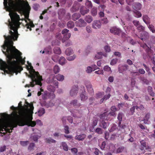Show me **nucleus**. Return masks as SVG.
<instances>
[{
    "instance_id": "f257e3e1",
    "label": "nucleus",
    "mask_w": 155,
    "mask_h": 155,
    "mask_svg": "<svg viewBox=\"0 0 155 155\" xmlns=\"http://www.w3.org/2000/svg\"><path fill=\"white\" fill-rule=\"evenodd\" d=\"M9 15L11 20V21L9 19L8 20V25L11 30L9 31L10 35L7 36L4 35L5 40L4 45L2 46L4 50H6L5 51L2 50L8 59L7 62L0 59V68L3 70L8 69V70H5L4 71L13 75L14 73L17 74L20 68L21 71L23 70L19 65L24 64L25 61L21 56V53L13 46V41L17 40L19 35L18 28L20 24L19 15L16 12L10 13Z\"/></svg>"
},
{
    "instance_id": "f03ea898",
    "label": "nucleus",
    "mask_w": 155,
    "mask_h": 155,
    "mask_svg": "<svg viewBox=\"0 0 155 155\" xmlns=\"http://www.w3.org/2000/svg\"><path fill=\"white\" fill-rule=\"evenodd\" d=\"M18 107H14L13 106L10 107V109L13 111L11 115L14 118V120L9 121L4 125L3 129L6 132L11 133L12 132L13 128L17 127L18 125L22 126L25 125V119L23 118L20 115V111L18 114L17 110Z\"/></svg>"
},
{
    "instance_id": "7ed1b4c3",
    "label": "nucleus",
    "mask_w": 155,
    "mask_h": 155,
    "mask_svg": "<svg viewBox=\"0 0 155 155\" xmlns=\"http://www.w3.org/2000/svg\"><path fill=\"white\" fill-rule=\"evenodd\" d=\"M9 5L12 8L20 12H24V8L28 11H29L31 8L27 1L25 2L23 5L21 0H14V1L12 0L9 3Z\"/></svg>"
},
{
    "instance_id": "20e7f679",
    "label": "nucleus",
    "mask_w": 155,
    "mask_h": 155,
    "mask_svg": "<svg viewBox=\"0 0 155 155\" xmlns=\"http://www.w3.org/2000/svg\"><path fill=\"white\" fill-rule=\"evenodd\" d=\"M32 69L30 72V75L29 77L31 78L32 81L30 82V85L31 87H34L35 84L34 82H35V84L41 86L42 84L41 81L42 80V77L40 76L39 73L38 71H35V69L32 67Z\"/></svg>"
},
{
    "instance_id": "39448f33",
    "label": "nucleus",
    "mask_w": 155,
    "mask_h": 155,
    "mask_svg": "<svg viewBox=\"0 0 155 155\" xmlns=\"http://www.w3.org/2000/svg\"><path fill=\"white\" fill-rule=\"evenodd\" d=\"M25 103L26 104L24 105V109L20 110V115L26 120L29 116L32 114L34 107L32 103H29L25 101Z\"/></svg>"
},
{
    "instance_id": "423d86ee",
    "label": "nucleus",
    "mask_w": 155,
    "mask_h": 155,
    "mask_svg": "<svg viewBox=\"0 0 155 155\" xmlns=\"http://www.w3.org/2000/svg\"><path fill=\"white\" fill-rule=\"evenodd\" d=\"M107 113L105 112L100 115V118L101 120V125L104 128H106L108 125L105 122L104 120H110V117L107 116Z\"/></svg>"
},
{
    "instance_id": "0eeeda50",
    "label": "nucleus",
    "mask_w": 155,
    "mask_h": 155,
    "mask_svg": "<svg viewBox=\"0 0 155 155\" xmlns=\"http://www.w3.org/2000/svg\"><path fill=\"white\" fill-rule=\"evenodd\" d=\"M75 24L77 26L82 27L85 26L87 23L84 20L81 18L75 22Z\"/></svg>"
},
{
    "instance_id": "6e6552de",
    "label": "nucleus",
    "mask_w": 155,
    "mask_h": 155,
    "mask_svg": "<svg viewBox=\"0 0 155 155\" xmlns=\"http://www.w3.org/2000/svg\"><path fill=\"white\" fill-rule=\"evenodd\" d=\"M123 116V114L122 113H119L117 116V119L119 122L118 123V126L120 127L119 129H124L126 127V126L124 125H121V121L122 120V117Z\"/></svg>"
},
{
    "instance_id": "1a4fd4ad",
    "label": "nucleus",
    "mask_w": 155,
    "mask_h": 155,
    "mask_svg": "<svg viewBox=\"0 0 155 155\" xmlns=\"http://www.w3.org/2000/svg\"><path fill=\"white\" fill-rule=\"evenodd\" d=\"M31 117V119H32V114L31 115L29 116L25 120V125H27L28 126H31L32 127H34L36 125V123L35 121H32V120L30 121L29 122L27 121V120L30 117Z\"/></svg>"
},
{
    "instance_id": "9d476101",
    "label": "nucleus",
    "mask_w": 155,
    "mask_h": 155,
    "mask_svg": "<svg viewBox=\"0 0 155 155\" xmlns=\"http://www.w3.org/2000/svg\"><path fill=\"white\" fill-rule=\"evenodd\" d=\"M110 31L111 33L115 35H119L121 33V30L116 27H113L110 29Z\"/></svg>"
},
{
    "instance_id": "9b49d317",
    "label": "nucleus",
    "mask_w": 155,
    "mask_h": 155,
    "mask_svg": "<svg viewBox=\"0 0 155 155\" xmlns=\"http://www.w3.org/2000/svg\"><path fill=\"white\" fill-rule=\"evenodd\" d=\"M78 86H73L70 91V95L72 96L76 95L78 93Z\"/></svg>"
},
{
    "instance_id": "f8f14e48",
    "label": "nucleus",
    "mask_w": 155,
    "mask_h": 155,
    "mask_svg": "<svg viewBox=\"0 0 155 155\" xmlns=\"http://www.w3.org/2000/svg\"><path fill=\"white\" fill-rule=\"evenodd\" d=\"M141 146L140 147V149L141 150H145L149 148V147L146 146V143L144 140H142L140 141Z\"/></svg>"
},
{
    "instance_id": "ddd939ff",
    "label": "nucleus",
    "mask_w": 155,
    "mask_h": 155,
    "mask_svg": "<svg viewBox=\"0 0 155 155\" xmlns=\"http://www.w3.org/2000/svg\"><path fill=\"white\" fill-rule=\"evenodd\" d=\"M37 147L34 143H31L29 144L28 147V150L29 152H32L33 150H36Z\"/></svg>"
},
{
    "instance_id": "4468645a",
    "label": "nucleus",
    "mask_w": 155,
    "mask_h": 155,
    "mask_svg": "<svg viewBox=\"0 0 155 155\" xmlns=\"http://www.w3.org/2000/svg\"><path fill=\"white\" fill-rule=\"evenodd\" d=\"M140 37L141 39L143 41L149 37V34L147 32L143 31L141 33Z\"/></svg>"
},
{
    "instance_id": "2eb2a0df",
    "label": "nucleus",
    "mask_w": 155,
    "mask_h": 155,
    "mask_svg": "<svg viewBox=\"0 0 155 155\" xmlns=\"http://www.w3.org/2000/svg\"><path fill=\"white\" fill-rule=\"evenodd\" d=\"M121 35L123 38H126V39L127 41L131 43L132 45H134L135 44V42L130 37H127V35L125 34L124 33H121Z\"/></svg>"
},
{
    "instance_id": "dca6fc26",
    "label": "nucleus",
    "mask_w": 155,
    "mask_h": 155,
    "mask_svg": "<svg viewBox=\"0 0 155 155\" xmlns=\"http://www.w3.org/2000/svg\"><path fill=\"white\" fill-rule=\"evenodd\" d=\"M105 8V6L104 5H101L99 7L98 9L99 10L101 11L99 13V15L100 17H103L104 15V14L103 12Z\"/></svg>"
},
{
    "instance_id": "f3484780",
    "label": "nucleus",
    "mask_w": 155,
    "mask_h": 155,
    "mask_svg": "<svg viewBox=\"0 0 155 155\" xmlns=\"http://www.w3.org/2000/svg\"><path fill=\"white\" fill-rule=\"evenodd\" d=\"M110 110L112 112H110L109 113H107V116L110 117V116H114L115 115V112L117 110V109L116 108L115 106H112L110 108Z\"/></svg>"
},
{
    "instance_id": "a211bd4d",
    "label": "nucleus",
    "mask_w": 155,
    "mask_h": 155,
    "mask_svg": "<svg viewBox=\"0 0 155 155\" xmlns=\"http://www.w3.org/2000/svg\"><path fill=\"white\" fill-rule=\"evenodd\" d=\"M89 10L87 8L84 6L81 7L80 8V12L83 15H84L87 14L89 12Z\"/></svg>"
},
{
    "instance_id": "6ab92c4d",
    "label": "nucleus",
    "mask_w": 155,
    "mask_h": 155,
    "mask_svg": "<svg viewBox=\"0 0 155 155\" xmlns=\"http://www.w3.org/2000/svg\"><path fill=\"white\" fill-rule=\"evenodd\" d=\"M80 6V4L79 3H74L71 9L72 11L74 12L78 10Z\"/></svg>"
},
{
    "instance_id": "aec40b11",
    "label": "nucleus",
    "mask_w": 155,
    "mask_h": 155,
    "mask_svg": "<svg viewBox=\"0 0 155 155\" xmlns=\"http://www.w3.org/2000/svg\"><path fill=\"white\" fill-rule=\"evenodd\" d=\"M86 137V135L84 134L77 135L75 137V139L79 141L83 140Z\"/></svg>"
},
{
    "instance_id": "412c9836",
    "label": "nucleus",
    "mask_w": 155,
    "mask_h": 155,
    "mask_svg": "<svg viewBox=\"0 0 155 155\" xmlns=\"http://www.w3.org/2000/svg\"><path fill=\"white\" fill-rule=\"evenodd\" d=\"M142 19L143 21L147 25L150 23V18L147 15H144L142 17Z\"/></svg>"
},
{
    "instance_id": "4be33fe9",
    "label": "nucleus",
    "mask_w": 155,
    "mask_h": 155,
    "mask_svg": "<svg viewBox=\"0 0 155 155\" xmlns=\"http://www.w3.org/2000/svg\"><path fill=\"white\" fill-rule=\"evenodd\" d=\"M132 7L135 10H140L141 8V5L139 3H134Z\"/></svg>"
},
{
    "instance_id": "5701e85b",
    "label": "nucleus",
    "mask_w": 155,
    "mask_h": 155,
    "mask_svg": "<svg viewBox=\"0 0 155 155\" xmlns=\"http://www.w3.org/2000/svg\"><path fill=\"white\" fill-rule=\"evenodd\" d=\"M97 69V66L95 65H92V67L88 66L87 68L86 72L88 73H90L92 71H94Z\"/></svg>"
},
{
    "instance_id": "b1692460",
    "label": "nucleus",
    "mask_w": 155,
    "mask_h": 155,
    "mask_svg": "<svg viewBox=\"0 0 155 155\" xmlns=\"http://www.w3.org/2000/svg\"><path fill=\"white\" fill-rule=\"evenodd\" d=\"M45 141L47 143L51 144L55 143L56 141L51 137L46 138L45 139Z\"/></svg>"
},
{
    "instance_id": "393cba45",
    "label": "nucleus",
    "mask_w": 155,
    "mask_h": 155,
    "mask_svg": "<svg viewBox=\"0 0 155 155\" xmlns=\"http://www.w3.org/2000/svg\"><path fill=\"white\" fill-rule=\"evenodd\" d=\"M87 90L88 92L90 94L92 95L94 93V91L92 88V85L91 84L87 85L86 86Z\"/></svg>"
},
{
    "instance_id": "a878e982",
    "label": "nucleus",
    "mask_w": 155,
    "mask_h": 155,
    "mask_svg": "<svg viewBox=\"0 0 155 155\" xmlns=\"http://www.w3.org/2000/svg\"><path fill=\"white\" fill-rule=\"evenodd\" d=\"M127 67V65L122 66L120 65L118 66V71L120 73H121L123 71L126 70Z\"/></svg>"
},
{
    "instance_id": "bb28decb",
    "label": "nucleus",
    "mask_w": 155,
    "mask_h": 155,
    "mask_svg": "<svg viewBox=\"0 0 155 155\" xmlns=\"http://www.w3.org/2000/svg\"><path fill=\"white\" fill-rule=\"evenodd\" d=\"M66 60L65 58L63 57H61L59 60V63L61 65H63L65 64L66 62Z\"/></svg>"
},
{
    "instance_id": "cd10ccee",
    "label": "nucleus",
    "mask_w": 155,
    "mask_h": 155,
    "mask_svg": "<svg viewBox=\"0 0 155 155\" xmlns=\"http://www.w3.org/2000/svg\"><path fill=\"white\" fill-rule=\"evenodd\" d=\"M134 16L137 18H139L141 17L142 16V14L140 11L135 10L134 11Z\"/></svg>"
},
{
    "instance_id": "c85d7f7f",
    "label": "nucleus",
    "mask_w": 155,
    "mask_h": 155,
    "mask_svg": "<svg viewBox=\"0 0 155 155\" xmlns=\"http://www.w3.org/2000/svg\"><path fill=\"white\" fill-rule=\"evenodd\" d=\"M55 78L58 81H62L64 80V77L63 75L59 74L55 76Z\"/></svg>"
},
{
    "instance_id": "c756f323",
    "label": "nucleus",
    "mask_w": 155,
    "mask_h": 155,
    "mask_svg": "<svg viewBox=\"0 0 155 155\" xmlns=\"http://www.w3.org/2000/svg\"><path fill=\"white\" fill-rule=\"evenodd\" d=\"M67 26L68 28H72L74 27V23L72 21H69L67 23Z\"/></svg>"
},
{
    "instance_id": "7c9ffc66",
    "label": "nucleus",
    "mask_w": 155,
    "mask_h": 155,
    "mask_svg": "<svg viewBox=\"0 0 155 155\" xmlns=\"http://www.w3.org/2000/svg\"><path fill=\"white\" fill-rule=\"evenodd\" d=\"M80 16V15L79 13H75L72 15V19L73 20L75 21L79 18Z\"/></svg>"
},
{
    "instance_id": "2f4dec72",
    "label": "nucleus",
    "mask_w": 155,
    "mask_h": 155,
    "mask_svg": "<svg viewBox=\"0 0 155 155\" xmlns=\"http://www.w3.org/2000/svg\"><path fill=\"white\" fill-rule=\"evenodd\" d=\"M73 53V50L70 48L67 49L65 51V54L67 55H70Z\"/></svg>"
},
{
    "instance_id": "473e14b6",
    "label": "nucleus",
    "mask_w": 155,
    "mask_h": 155,
    "mask_svg": "<svg viewBox=\"0 0 155 155\" xmlns=\"http://www.w3.org/2000/svg\"><path fill=\"white\" fill-rule=\"evenodd\" d=\"M61 145L64 150L66 151H68V147L67 143L65 142H62L61 143Z\"/></svg>"
},
{
    "instance_id": "72a5a7b5",
    "label": "nucleus",
    "mask_w": 155,
    "mask_h": 155,
    "mask_svg": "<svg viewBox=\"0 0 155 155\" xmlns=\"http://www.w3.org/2000/svg\"><path fill=\"white\" fill-rule=\"evenodd\" d=\"M110 96V93H108V94L105 95L103 98L101 99L100 103H102L104 100H107L108 99Z\"/></svg>"
},
{
    "instance_id": "f704fd0d",
    "label": "nucleus",
    "mask_w": 155,
    "mask_h": 155,
    "mask_svg": "<svg viewBox=\"0 0 155 155\" xmlns=\"http://www.w3.org/2000/svg\"><path fill=\"white\" fill-rule=\"evenodd\" d=\"M45 113V109L43 108L40 109L37 113L38 115L39 116H41Z\"/></svg>"
},
{
    "instance_id": "c9c22d12",
    "label": "nucleus",
    "mask_w": 155,
    "mask_h": 155,
    "mask_svg": "<svg viewBox=\"0 0 155 155\" xmlns=\"http://www.w3.org/2000/svg\"><path fill=\"white\" fill-rule=\"evenodd\" d=\"M71 36V34L70 33H68L67 35H64V37L62 40V42L64 43L65 41V38L66 39H68Z\"/></svg>"
},
{
    "instance_id": "e433bc0d",
    "label": "nucleus",
    "mask_w": 155,
    "mask_h": 155,
    "mask_svg": "<svg viewBox=\"0 0 155 155\" xmlns=\"http://www.w3.org/2000/svg\"><path fill=\"white\" fill-rule=\"evenodd\" d=\"M54 52L56 54H60L61 53V51L59 47H56L54 49Z\"/></svg>"
},
{
    "instance_id": "4c0bfd02",
    "label": "nucleus",
    "mask_w": 155,
    "mask_h": 155,
    "mask_svg": "<svg viewBox=\"0 0 155 155\" xmlns=\"http://www.w3.org/2000/svg\"><path fill=\"white\" fill-rule=\"evenodd\" d=\"M104 71L108 72L109 73H111L112 72L110 68L108 66H105L104 68Z\"/></svg>"
},
{
    "instance_id": "58836bf2",
    "label": "nucleus",
    "mask_w": 155,
    "mask_h": 155,
    "mask_svg": "<svg viewBox=\"0 0 155 155\" xmlns=\"http://www.w3.org/2000/svg\"><path fill=\"white\" fill-rule=\"evenodd\" d=\"M147 25L148 27L150 30L153 33H155V29H154V26L152 25H150V24Z\"/></svg>"
},
{
    "instance_id": "ea45409f",
    "label": "nucleus",
    "mask_w": 155,
    "mask_h": 155,
    "mask_svg": "<svg viewBox=\"0 0 155 155\" xmlns=\"http://www.w3.org/2000/svg\"><path fill=\"white\" fill-rule=\"evenodd\" d=\"M141 46L143 48L146 49V51L147 52H149L150 51H151V49L150 48L146 45V44L141 45Z\"/></svg>"
},
{
    "instance_id": "a19ab883",
    "label": "nucleus",
    "mask_w": 155,
    "mask_h": 155,
    "mask_svg": "<svg viewBox=\"0 0 155 155\" xmlns=\"http://www.w3.org/2000/svg\"><path fill=\"white\" fill-rule=\"evenodd\" d=\"M85 20L88 23H90L92 21V17L90 15L86 16L85 18Z\"/></svg>"
},
{
    "instance_id": "79ce46f5",
    "label": "nucleus",
    "mask_w": 155,
    "mask_h": 155,
    "mask_svg": "<svg viewBox=\"0 0 155 155\" xmlns=\"http://www.w3.org/2000/svg\"><path fill=\"white\" fill-rule=\"evenodd\" d=\"M60 71V69L58 65H55L54 68V71L55 74H56L58 73Z\"/></svg>"
},
{
    "instance_id": "37998d69",
    "label": "nucleus",
    "mask_w": 155,
    "mask_h": 155,
    "mask_svg": "<svg viewBox=\"0 0 155 155\" xmlns=\"http://www.w3.org/2000/svg\"><path fill=\"white\" fill-rule=\"evenodd\" d=\"M150 117V114L147 113L146 114L145 117L144 118L143 120L145 123L146 124L147 123V121H148L149 119V118Z\"/></svg>"
},
{
    "instance_id": "c03bdc74",
    "label": "nucleus",
    "mask_w": 155,
    "mask_h": 155,
    "mask_svg": "<svg viewBox=\"0 0 155 155\" xmlns=\"http://www.w3.org/2000/svg\"><path fill=\"white\" fill-rule=\"evenodd\" d=\"M47 89L49 91L51 92H54L55 90L54 87L51 85H48L47 87Z\"/></svg>"
},
{
    "instance_id": "a18cd8bd",
    "label": "nucleus",
    "mask_w": 155,
    "mask_h": 155,
    "mask_svg": "<svg viewBox=\"0 0 155 155\" xmlns=\"http://www.w3.org/2000/svg\"><path fill=\"white\" fill-rule=\"evenodd\" d=\"M103 56H106V54H104L101 52H97V59L101 58Z\"/></svg>"
},
{
    "instance_id": "49530a36",
    "label": "nucleus",
    "mask_w": 155,
    "mask_h": 155,
    "mask_svg": "<svg viewBox=\"0 0 155 155\" xmlns=\"http://www.w3.org/2000/svg\"><path fill=\"white\" fill-rule=\"evenodd\" d=\"M139 108V107L137 106H133L130 109V112L132 114H133L135 112V109H137Z\"/></svg>"
},
{
    "instance_id": "de8ad7c7",
    "label": "nucleus",
    "mask_w": 155,
    "mask_h": 155,
    "mask_svg": "<svg viewBox=\"0 0 155 155\" xmlns=\"http://www.w3.org/2000/svg\"><path fill=\"white\" fill-rule=\"evenodd\" d=\"M81 101H85L87 99V96H85L84 94H81L80 95Z\"/></svg>"
},
{
    "instance_id": "09e8293b",
    "label": "nucleus",
    "mask_w": 155,
    "mask_h": 155,
    "mask_svg": "<svg viewBox=\"0 0 155 155\" xmlns=\"http://www.w3.org/2000/svg\"><path fill=\"white\" fill-rule=\"evenodd\" d=\"M28 141H20L21 145L23 146H27L28 143Z\"/></svg>"
},
{
    "instance_id": "8fccbe9b",
    "label": "nucleus",
    "mask_w": 155,
    "mask_h": 155,
    "mask_svg": "<svg viewBox=\"0 0 155 155\" xmlns=\"http://www.w3.org/2000/svg\"><path fill=\"white\" fill-rule=\"evenodd\" d=\"M76 58V56L73 55L72 56L68 57L67 58V59L68 60L71 61L73 60Z\"/></svg>"
},
{
    "instance_id": "3c124183",
    "label": "nucleus",
    "mask_w": 155,
    "mask_h": 155,
    "mask_svg": "<svg viewBox=\"0 0 155 155\" xmlns=\"http://www.w3.org/2000/svg\"><path fill=\"white\" fill-rule=\"evenodd\" d=\"M137 29L140 31H143L144 30V27L141 25L140 24L137 27Z\"/></svg>"
},
{
    "instance_id": "603ef678",
    "label": "nucleus",
    "mask_w": 155,
    "mask_h": 155,
    "mask_svg": "<svg viewBox=\"0 0 155 155\" xmlns=\"http://www.w3.org/2000/svg\"><path fill=\"white\" fill-rule=\"evenodd\" d=\"M133 23L137 27L140 25L139 21L137 20H134L133 21Z\"/></svg>"
},
{
    "instance_id": "864d4df0",
    "label": "nucleus",
    "mask_w": 155,
    "mask_h": 155,
    "mask_svg": "<svg viewBox=\"0 0 155 155\" xmlns=\"http://www.w3.org/2000/svg\"><path fill=\"white\" fill-rule=\"evenodd\" d=\"M124 149V147H121L118 148L117 150L116 153H120L121 152L123 151Z\"/></svg>"
},
{
    "instance_id": "5fc2aeb1",
    "label": "nucleus",
    "mask_w": 155,
    "mask_h": 155,
    "mask_svg": "<svg viewBox=\"0 0 155 155\" xmlns=\"http://www.w3.org/2000/svg\"><path fill=\"white\" fill-rule=\"evenodd\" d=\"M64 129L65 130L64 132L66 134H68L69 133V128L68 126H64Z\"/></svg>"
},
{
    "instance_id": "6e6d98bb",
    "label": "nucleus",
    "mask_w": 155,
    "mask_h": 155,
    "mask_svg": "<svg viewBox=\"0 0 155 155\" xmlns=\"http://www.w3.org/2000/svg\"><path fill=\"white\" fill-rule=\"evenodd\" d=\"M126 2L127 4L129 5H131L132 6L133 5L134 0H126Z\"/></svg>"
},
{
    "instance_id": "4d7b16f0",
    "label": "nucleus",
    "mask_w": 155,
    "mask_h": 155,
    "mask_svg": "<svg viewBox=\"0 0 155 155\" xmlns=\"http://www.w3.org/2000/svg\"><path fill=\"white\" fill-rule=\"evenodd\" d=\"M148 91L151 96H153L154 95V94L152 91V89L151 87H149L148 88Z\"/></svg>"
},
{
    "instance_id": "13d9d810",
    "label": "nucleus",
    "mask_w": 155,
    "mask_h": 155,
    "mask_svg": "<svg viewBox=\"0 0 155 155\" xmlns=\"http://www.w3.org/2000/svg\"><path fill=\"white\" fill-rule=\"evenodd\" d=\"M69 31V30L67 29H64L61 31V33L63 34L64 35H67L68 33V32Z\"/></svg>"
},
{
    "instance_id": "bf43d9fd",
    "label": "nucleus",
    "mask_w": 155,
    "mask_h": 155,
    "mask_svg": "<svg viewBox=\"0 0 155 155\" xmlns=\"http://www.w3.org/2000/svg\"><path fill=\"white\" fill-rule=\"evenodd\" d=\"M117 59H113L112 60L110 63L111 65H113L116 64Z\"/></svg>"
},
{
    "instance_id": "052dcab7",
    "label": "nucleus",
    "mask_w": 155,
    "mask_h": 155,
    "mask_svg": "<svg viewBox=\"0 0 155 155\" xmlns=\"http://www.w3.org/2000/svg\"><path fill=\"white\" fill-rule=\"evenodd\" d=\"M86 5L87 7L90 8L92 7V4L91 2L87 1L86 3Z\"/></svg>"
},
{
    "instance_id": "680f3d73",
    "label": "nucleus",
    "mask_w": 155,
    "mask_h": 155,
    "mask_svg": "<svg viewBox=\"0 0 155 155\" xmlns=\"http://www.w3.org/2000/svg\"><path fill=\"white\" fill-rule=\"evenodd\" d=\"M131 26L127 27L126 26H123L124 28L127 33L128 32H129V31L130 30V29H131Z\"/></svg>"
},
{
    "instance_id": "e2e57ef3",
    "label": "nucleus",
    "mask_w": 155,
    "mask_h": 155,
    "mask_svg": "<svg viewBox=\"0 0 155 155\" xmlns=\"http://www.w3.org/2000/svg\"><path fill=\"white\" fill-rule=\"evenodd\" d=\"M97 27V21H94L92 24V28L94 29H96Z\"/></svg>"
},
{
    "instance_id": "0e129e2a",
    "label": "nucleus",
    "mask_w": 155,
    "mask_h": 155,
    "mask_svg": "<svg viewBox=\"0 0 155 155\" xmlns=\"http://www.w3.org/2000/svg\"><path fill=\"white\" fill-rule=\"evenodd\" d=\"M91 12L93 16H96L97 14V10L96 9H92Z\"/></svg>"
},
{
    "instance_id": "69168bd1",
    "label": "nucleus",
    "mask_w": 155,
    "mask_h": 155,
    "mask_svg": "<svg viewBox=\"0 0 155 155\" xmlns=\"http://www.w3.org/2000/svg\"><path fill=\"white\" fill-rule=\"evenodd\" d=\"M101 22L104 24H107L108 23V21L107 18H104L101 19Z\"/></svg>"
},
{
    "instance_id": "338daca9",
    "label": "nucleus",
    "mask_w": 155,
    "mask_h": 155,
    "mask_svg": "<svg viewBox=\"0 0 155 155\" xmlns=\"http://www.w3.org/2000/svg\"><path fill=\"white\" fill-rule=\"evenodd\" d=\"M77 103V101L76 100H74L71 102V104L74 106L76 105Z\"/></svg>"
},
{
    "instance_id": "774afa93",
    "label": "nucleus",
    "mask_w": 155,
    "mask_h": 155,
    "mask_svg": "<svg viewBox=\"0 0 155 155\" xmlns=\"http://www.w3.org/2000/svg\"><path fill=\"white\" fill-rule=\"evenodd\" d=\"M6 147L5 146H3L0 147V152H3L6 150Z\"/></svg>"
}]
</instances>
